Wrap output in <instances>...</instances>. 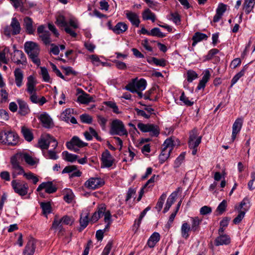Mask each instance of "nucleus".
I'll use <instances>...</instances> for the list:
<instances>
[{"mask_svg":"<svg viewBox=\"0 0 255 255\" xmlns=\"http://www.w3.org/2000/svg\"><path fill=\"white\" fill-rule=\"evenodd\" d=\"M24 49L32 62L37 66L40 65L39 58L40 49L38 45L32 41H27L24 44Z\"/></svg>","mask_w":255,"mask_h":255,"instance_id":"nucleus-1","label":"nucleus"},{"mask_svg":"<svg viewBox=\"0 0 255 255\" xmlns=\"http://www.w3.org/2000/svg\"><path fill=\"white\" fill-rule=\"evenodd\" d=\"M174 146L171 138L166 139L162 145V151L159 156V162L161 164L164 163L169 157L170 152Z\"/></svg>","mask_w":255,"mask_h":255,"instance_id":"nucleus-2","label":"nucleus"},{"mask_svg":"<svg viewBox=\"0 0 255 255\" xmlns=\"http://www.w3.org/2000/svg\"><path fill=\"white\" fill-rule=\"evenodd\" d=\"M110 133L120 136L127 135L128 132L123 123L118 119L113 121L111 126Z\"/></svg>","mask_w":255,"mask_h":255,"instance_id":"nucleus-3","label":"nucleus"},{"mask_svg":"<svg viewBox=\"0 0 255 255\" xmlns=\"http://www.w3.org/2000/svg\"><path fill=\"white\" fill-rule=\"evenodd\" d=\"M21 31L20 23L16 17H13L10 25L4 28L3 33L5 35L10 37L11 35L19 34Z\"/></svg>","mask_w":255,"mask_h":255,"instance_id":"nucleus-4","label":"nucleus"},{"mask_svg":"<svg viewBox=\"0 0 255 255\" xmlns=\"http://www.w3.org/2000/svg\"><path fill=\"white\" fill-rule=\"evenodd\" d=\"M0 141L8 145H15L18 141V136L10 131L2 132L0 133Z\"/></svg>","mask_w":255,"mask_h":255,"instance_id":"nucleus-5","label":"nucleus"},{"mask_svg":"<svg viewBox=\"0 0 255 255\" xmlns=\"http://www.w3.org/2000/svg\"><path fill=\"white\" fill-rule=\"evenodd\" d=\"M146 86V82L144 79H140L139 80H137V79H133L125 87V89L132 93H134L138 90L143 91Z\"/></svg>","mask_w":255,"mask_h":255,"instance_id":"nucleus-6","label":"nucleus"},{"mask_svg":"<svg viewBox=\"0 0 255 255\" xmlns=\"http://www.w3.org/2000/svg\"><path fill=\"white\" fill-rule=\"evenodd\" d=\"M11 186L14 192L21 196L27 194L28 185L27 183L19 180H14L11 182Z\"/></svg>","mask_w":255,"mask_h":255,"instance_id":"nucleus-7","label":"nucleus"},{"mask_svg":"<svg viewBox=\"0 0 255 255\" xmlns=\"http://www.w3.org/2000/svg\"><path fill=\"white\" fill-rule=\"evenodd\" d=\"M105 183L104 180L99 177H91L87 180L85 187L90 190H95L102 187Z\"/></svg>","mask_w":255,"mask_h":255,"instance_id":"nucleus-8","label":"nucleus"},{"mask_svg":"<svg viewBox=\"0 0 255 255\" xmlns=\"http://www.w3.org/2000/svg\"><path fill=\"white\" fill-rule=\"evenodd\" d=\"M87 145V143L83 142L77 136L73 137L71 140L66 143L67 147L75 152L78 151L77 147H83Z\"/></svg>","mask_w":255,"mask_h":255,"instance_id":"nucleus-9","label":"nucleus"},{"mask_svg":"<svg viewBox=\"0 0 255 255\" xmlns=\"http://www.w3.org/2000/svg\"><path fill=\"white\" fill-rule=\"evenodd\" d=\"M137 128L142 132H149L153 136H157L159 133V129L157 126L152 124H144L138 123Z\"/></svg>","mask_w":255,"mask_h":255,"instance_id":"nucleus-10","label":"nucleus"},{"mask_svg":"<svg viewBox=\"0 0 255 255\" xmlns=\"http://www.w3.org/2000/svg\"><path fill=\"white\" fill-rule=\"evenodd\" d=\"M19 162L20 161L17 158H15V155L11 157L10 163L13 169L12 175L13 178H15L18 175H23L24 176V174L25 173L23 168L19 165Z\"/></svg>","mask_w":255,"mask_h":255,"instance_id":"nucleus-11","label":"nucleus"},{"mask_svg":"<svg viewBox=\"0 0 255 255\" xmlns=\"http://www.w3.org/2000/svg\"><path fill=\"white\" fill-rule=\"evenodd\" d=\"M202 136L199 135L197 129H194L190 132L188 144L189 147H197L201 141Z\"/></svg>","mask_w":255,"mask_h":255,"instance_id":"nucleus-12","label":"nucleus"},{"mask_svg":"<svg viewBox=\"0 0 255 255\" xmlns=\"http://www.w3.org/2000/svg\"><path fill=\"white\" fill-rule=\"evenodd\" d=\"M15 158H17L20 161L24 160L27 164L33 166L37 164L38 161L33 158L28 153L25 152H18L15 155Z\"/></svg>","mask_w":255,"mask_h":255,"instance_id":"nucleus-13","label":"nucleus"},{"mask_svg":"<svg viewBox=\"0 0 255 255\" xmlns=\"http://www.w3.org/2000/svg\"><path fill=\"white\" fill-rule=\"evenodd\" d=\"M243 124V119L242 118H238L236 120L233 125L232 141L233 142L236 138V136L240 132Z\"/></svg>","mask_w":255,"mask_h":255,"instance_id":"nucleus-14","label":"nucleus"},{"mask_svg":"<svg viewBox=\"0 0 255 255\" xmlns=\"http://www.w3.org/2000/svg\"><path fill=\"white\" fill-rule=\"evenodd\" d=\"M11 60L17 65L23 64L25 62L26 58L22 51L15 50L11 54Z\"/></svg>","mask_w":255,"mask_h":255,"instance_id":"nucleus-15","label":"nucleus"},{"mask_svg":"<svg viewBox=\"0 0 255 255\" xmlns=\"http://www.w3.org/2000/svg\"><path fill=\"white\" fill-rule=\"evenodd\" d=\"M14 82L18 88H20L23 85L24 72L19 68H16L13 71Z\"/></svg>","mask_w":255,"mask_h":255,"instance_id":"nucleus-16","label":"nucleus"},{"mask_svg":"<svg viewBox=\"0 0 255 255\" xmlns=\"http://www.w3.org/2000/svg\"><path fill=\"white\" fill-rule=\"evenodd\" d=\"M27 93L30 95L29 99L32 103L38 104L40 106H42L47 102L45 97H39L37 95L36 90L30 91Z\"/></svg>","mask_w":255,"mask_h":255,"instance_id":"nucleus-17","label":"nucleus"},{"mask_svg":"<svg viewBox=\"0 0 255 255\" xmlns=\"http://www.w3.org/2000/svg\"><path fill=\"white\" fill-rule=\"evenodd\" d=\"M101 160L104 167H110L113 164L114 158L110 152L108 150H106L102 154Z\"/></svg>","mask_w":255,"mask_h":255,"instance_id":"nucleus-18","label":"nucleus"},{"mask_svg":"<svg viewBox=\"0 0 255 255\" xmlns=\"http://www.w3.org/2000/svg\"><path fill=\"white\" fill-rule=\"evenodd\" d=\"M45 189V192L50 194L56 192L57 188L53 185L51 182H43L39 185L37 188V191H40L42 189Z\"/></svg>","mask_w":255,"mask_h":255,"instance_id":"nucleus-19","label":"nucleus"},{"mask_svg":"<svg viewBox=\"0 0 255 255\" xmlns=\"http://www.w3.org/2000/svg\"><path fill=\"white\" fill-rule=\"evenodd\" d=\"M36 242L35 240L31 238L28 241L25 249L23 251L24 255H33L36 249Z\"/></svg>","mask_w":255,"mask_h":255,"instance_id":"nucleus-20","label":"nucleus"},{"mask_svg":"<svg viewBox=\"0 0 255 255\" xmlns=\"http://www.w3.org/2000/svg\"><path fill=\"white\" fill-rule=\"evenodd\" d=\"M226 10V5L223 3L219 4L216 11V14L213 17V21L215 23L218 22L222 18L223 14Z\"/></svg>","mask_w":255,"mask_h":255,"instance_id":"nucleus-21","label":"nucleus"},{"mask_svg":"<svg viewBox=\"0 0 255 255\" xmlns=\"http://www.w3.org/2000/svg\"><path fill=\"white\" fill-rule=\"evenodd\" d=\"M106 209V206L104 204L99 205L98 207L97 211H96L92 216L91 221L93 223L97 222L100 217L103 216Z\"/></svg>","mask_w":255,"mask_h":255,"instance_id":"nucleus-22","label":"nucleus"},{"mask_svg":"<svg viewBox=\"0 0 255 255\" xmlns=\"http://www.w3.org/2000/svg\"><path fill=\"white\" fill-rule=\"evenodd\" d=\"M81 94L78 97V101L84 104H87L90 102H94V98L88 94L83 90H81Z\"/></svg>","mask_w":255,"mask_h":255,"instance_id":"nucleus-23","label":"nucleus"},{"mask_svg":"<svg viewBox=\"0 0 255 255\" xmlns=\"http://www.w3.org/2000/svg\"><path fill=\"white\" fill-rule=\"evenodd\" d=\"M36 84L37 81L35 76L33 75H30L27 77L26 82V92H28L30 91L36 90Z\"/></svg>","mask_w":255,"mask_h":255,"instance_id":"nucleus-24","label":"nucleus"},{"mask_svg":"<svg viewBox=\"0 0 255 255\" xmlns=\"http://www.w3.org/2000/svg\"><path fill=\"white\" fill-rule=\"evenodd\" d=\"M127 18L130 21L132 24L136 27H138L140 23V20L138 15L131 11H127L126 12Z\"/></svg>","mask_w":255,"mask_h":255,"instance_id":"nucleus-25","label":"nucleus"},{"mask_svg":"<svg viewBox=\"0 0 255 255\" xmlns=\"http://www.w3.org/2000/svg\"><path fill=\"white\" fill-rule=\"evenodd\" d=\"M231 242L230 238L227 235H220L215 240V244L217 246L227 245Z\"/></svg>","mask_w":255,"mask_h":255,"instance_id":"nucleus-26","label":"nucleus"},{"mask_svg":"<svg viewBox=\"0 0 255 255\" xmlns=\"http://www.w3.org/2000/svg\"><path fill=\"white\" fill-rule=\"evenodd\" d=\"M23 26L27 33L32 34L33 33L34 28L33 26V21L32 19L29 17H25L23 19Z\"/></svg>","mask_w":255,"mask_h":255,"instance_id":"nucleus-27","label":"nucleus"},{"mask_svg":"<svg viewBox=\"0 0 255 255\" xmlns=\"http://www.w3.org/2000/svg\"><path fill=\"white\" fill-rule=\"evenodd\" d=\"M19 106V113L22 116H25L30 112V109L27 104L22 100H18Z\"/></svg>","mask_w":255,"mask_h":255,"instance_id":"nucleus-28","label":"nucleus"},{"mask_svg":"<svg viewBox=\"0 0 255 255\" xmlns=\"http://www.w3.org/2000/svg\"><path fill=\"white\" fill-rule=\"evenodd\" d=\"M38 119L45 128H50L52 124L51 119L49 115L45 113L41 114Z\"/></svg>","mask_w":255,"mask_h":255,"instance_id":"nucleus-29","label":"nucleus"},{"mask_svg":"<svg viewBox=\"0 0 255 255\" xmlns=\"http://www.w3.org/2000/svg\"><path fill=\"white\" fill-rule=\"evenodd\" d=\"M128 26L124 22H118L113 28V32L116 34L123 33L127 30Z\"/></svg>","mask_w":255,"mask_h":255,"instance_id":"nucleus-30","label":"nucleus"},{"mask_svg":"<svg viewBox=\"0 0 255 255\" xmlns=\"http://www.w3.org/2000/svg\"><path fill=\"white\" fill-rule=\"evenodd\" d=\"M177 196V192L175 191L173 192L167 198L165 206L163 210V212H167L172 206V205L174 203L175 201V199Z\"/></svg>","mask_w":255,"mask_h":255,"instance_id":"nucleus-31","label":"nucleus"},{"mask_svg":"<svg viewBox=\"0 0 255 255\" xmlns=\"http://www.w3.org/2000/svg\"><path fill=\"white\" fill-rule=\"evenodd\" d=\"M160 236L158 233L154 232L150 237L147 241V245L150 248H153L160 240Z\"/></svg>","mask_w":255,"mask_h":255,"instance_id":"nucleus-32","label":"nucleus"},{"mask_svg":"<svg viewBox=\"0 0 255 255\" xmlns=\"http://www.w3.org/2000/svg\"><path fill=\"white\" fill-rule=\"evenodd\" d=\"M89 212L88 211L83 212L81 215L80 219V230L85 229L88 225L89 222Z\"/></svg>","mask_w":255,"mask_h":255,"instance_id":"nucleus-33","label":"nucleus"},{"mask_svg":"<svg viewBox=\"0 0 255 255\" xmlns=\"http://www.w3.org/2000/svg\"><path fill=\"white\" fill-rule=\"evenodd\" d=\"M236 209L238 210L245 211L246 213L250 208V201L248 198H245L240 203L238 207H236Z\"/></svg>","mask_w":255,"mask_h":255,"instance_id":"nucleus-34","label":"nucleus"},{"mask_svg":"<svg viewBox=\"0 0 255 255\" xmlns=\"http://www.w3.org/2000/svg\"><path fill=\"white\" fill-rule=\"evenodd\" d=\"M190 231H192V230L190 225L186 222L183 223L181 227V236L185 239H188Z\"/></svg>","mask_w":255,"mask_h":255,"instance_id":"nucleus-35","label":"nucleus"},{"mask_svg":"<svg viewBox=\"0 0 255 255\" xmlns=\"http://www.w3.org/2000/svg\"><path fill=\"white\" fill-rule=\"evenodd\" d=\"M207 37V36L204 33L199 32H196L192 37V40L193 41L192 46H195L198 42L203 40L206 39Z\"/></svg>","mask_w":255,"mask_h":255,"instance_id":"nucleus-36","label":"nucleus"},{"mask_svg":"<svg viewBox=\"0 0 255 255\" xmlns=\"http://www.w3.org/2000/svg\"><path fill=\"white\" fill-rule=\"evenodd\" d=\"M255 0H245L243 5V9L245 10L247 14H249L254 6Z\"/></svg>","mask_w":255,"mask_h":255,"instance_id":"nucleus-37","label":"nucleus"},{"mask_svg":"<svg viewBox=\"0 0 255 255\" xmlns=\"http://www.w3.org/2000/svg\"><path fill=\"white\" fill-rule=\"evenodd\" d=\"M191 220L192 223L191 227L192 231L195 232L198 231L200 228V225L202 220L198 217H192L191 218Z\"/></svg>","mask_w":255,"mask_h":255,"instance_id":"nucleus-38","label":"nucleus"},{"mask_svg":"<svg viewBox=\"0 0 255 255\" xmlns=\"http://www.w3.org/2000/svg\"><path fill=\"white\" fill-rule=\"evenodd\" d=\"M55 23L58 26L61 27H65L68 25L65 17L61 13L56 15Z\"/></svg>","mask_w":255,"mask_h":255,"instance_id":"nucleus-39","label":"nucleus"},{"mask_svg":"<svg viewBox=\"0 0 255 255\" xmlns=\"http://www.w3.org/2000/svg\"><path fill=\"white\" fill-rule=\"evenodd\" d=\"M142 18L144 20H151L152 22H154L156 16L149 9L147 8L142 12Z\"/></svg>","mask_w":255,"mask_h":255,"instance_id":"nucleus-40","label":"nucleus"},{"mask_svg":"<svg viewBox=\"0 0 255 255\" xmlns=\"http://www.w3.org/2000/svg\"><path fill=\"white\" fill-rule=\"evenodd\" d=\"M49 135H48L46 138H41L38 141L39 146L42 149H47L49 146L50 145V139H49Z\"/></svg>","mask_w":255,"mask_h":255,"instance_id":"nucleus-41","label":"nucleus"},{"mask_svg":"<svg viewBox=\"0 0 255 255\" xmlns=\"http://www.w3.org/2000/svg\"><path fill=\"white\" fill-rule=\"evenodd\" d=\"M62 156L64 160L71 162L76 161L78 157V155L70 153L67 151L62 152Z\"/></svg>","mask_w":255,"mask_h":255,"instance_id":"nucleus-42","label":"nucleus"},{"mask_svg":"<svg viewBox=\"0 0 255 255\" xmlns=\"http://www.w3.org/2000/svg\"><path fill=\"white\" fill-rule=\"evenodd\" d=\"M21 132L27 141H31L33 139V134L29 129L22 127L21 128Z\"/></svg>","mask_w":255,"mask_h":255,"instance_id":"nucleus-43","label":"nucleus"},{"mask_svg":"<svg viewBox=\"0 0 255 255\" xmlns=\"http://www.w3.org/2000/svg\"><path fill=\"white\" fill-rule=\"evenodd\" d=\"M24 177L27 180L31 181L34 184H37L39 181L38 177L31 172H25V173L24 174Z\"/></svg>","mask_w":255,"mask_h":255,"instance_id":"nucleus-44","label":"nucleus"},{"mask_svg":"<svg viewBox=\"0 0 255 255\" xmlns=\"http://www.w3.org/2000/svg\"><path fill=\"white\" fill-rule=\"evenodd\" d=\"M0 103H5L8 102V94L7 92L5 89L3 88L1 89L0 90Z\"/></svg>","mask_w":255,"mask_h":255,"instance_id":"nucleus-45","label":"nucleus"},{"mask_svg":"<svg viewBox=\"0 0 255 255\" xmlns=\"http://www.w3.org/2000/svg\"><path fill=\"white\" fill-rule=\"evenodd\" d=\"M72 110L71 109H66L61 115V118L62 120L69 123V118L71 115V112Z\"/></svg>","mask_w":255,"mask_h":255,"instance_id":"nucleus-46","label":"nucleus"},{"mask_svg":"<svg viewBox=\"0 0 255 255\" xmlns=\"http://www.w3.org/2000/svg\"><path fill=\"white\" fill-rule=\"evenodd\" d=\"M43 153L46 158L56 160L58 158V156L56 154V152L53 150H49L47 152L44 151Z\"/></svg>","mask_w":255,"mask_h":255,"instance_id":"nucleus-47","label":"nucleus"},{"mask_svg":"<svg viewBox=\"0 0 255 255\" xmlns=\"http://www.w3.org/2000/svg\"><path fill=\"white\" fill-rule=\"evenodd\" d=\"M40 70L43 80L46 82H51L47 69L44 67H40Z\"/></svg>","mask_w":255,"mask_h":255,"instance_id":"nucleus-48","label":"nucleus"},{"mask_svg":"<svg viewBox=\"0 0 255 255\" xmlns=\"http://www.w3.org/2000/svg\"><path fill=\"white\" fill-rule=\"evenodd\" d=\"M227 206V201L225 200H223L222 202L217 207L216 209V212L219 215L222 214L223 212L226 210Z\"/></svg>","mask_w":255,"mask_h":255,"instance_id":"nucleus-49","label":"nucleus"},{"mask_svg":"<svg viewBox=\"0 0 255 255\" xmlns=\"http://www.w3.org/2000/svg\"><path fill=\"white\" fill-rule=\"evenodd\" d=\"M50 34L49 31H45L39 35L40 38L42 41L45 44H48L50 43L51 40L50 38Z\"/></svg>","mask_w":255,"mask_h":255,"instance_id":"nucleus-50","label":"nucleus"},{"mask_svg":"<svg viewBox=\"0 0 255 255\" xmlns=\"http://www.w3.org/2000/svg\"><path fill=\"white\" fill-rule=\"evenodd\" d=\"M244 69H242L239 73L236 74L232 79L231 86L232 87L234 84H235L238 82V81L244 75Z\"/></svg>","mask_w":255,"mask_h":255,"instance_id":"nucleus-51","label":"nucleus"},{"mask_svg":"<svg viewBox=\"0 0 255 255\" xmlns=\"http://www.w3.org/2000/svg\"><path fill=\"white\" fill-rule=\"evenodd\" d=\"M40 206L44 214H49L51 212V207L49 202H42L40 203Z\"/></svg>","mask_w":255,"mask_h":255,"instance_id":"nucleus-52","label":"nucleus"},{"mask_svg":"<svg viewBox=\"0 0 255 255\" xmlns=\"http://www.w3.org/2000/svg\"><path fill=\"white\" fill-rule=\"evenodd\" d=\"M150 35L162 38L165 35L160 31L159 28H153L150 31Z\"/></svg>","mask_w":255,"mask_h":255,"instance_id":"nucleus-53","label":"nucleus"},{"mask_svg":"<svg viewBox=\"0 0 255 255\" xmlns=\"http://www.w3.org/2000/svg\"><path fill=\"white\" fill-rule=\"evenodd\" d=\"M180 100L182 101L185 105L187 106H191L194 104V102L190 101L188 98L185 96L184 92L181 93L180 97Z\"/></svg>","mask_w":255,"mask_h":255,"instance_id":"nucleus-54","label":"nucleus"},{"mask_svg":"<svg viewBox=\"0 0 255 255\" xmlns=\"http://www.w3.org/2000/svg\"><path fill=\"white\" fill-rule=\"evenodd\" d=\"M166 198V195L165 194H162L159 198L156 206V209L158 211H160L161 210Z\"/></svg>","mask_w":255,"mask_h":255,"instance_id":"nucleus-55","label":"nucleus"},{"mask_svg":"<svg viewBox=\"0 0 255 255\" xmlns=\"http://www.w3.org/2000/svg\"><path fill=\"white\" fill-rule=\"evenodd\" d=\"M80 118L82 123L88 124H91L93 121L92 117L86 114L81 115Z\"/></svg>","mask_w":255,"mask_h":255,"instance_id":"nucleus-56","label":"nucleus"},{"mask_svg":"<svg viewBox=\"0 0 255 255\" xmlns=\"http://www.w3.org/2000/svg\"><path fill=\"white\" fill-rule=\"evenodd\" d=\"M105 105L113 109V111L114 113L116 114H119L120 112L119 111V108L117 106L115 102L112 101H108L105 103Z\"/></svg>","mask_w":255,"mask_h":255,"instance_id":"nucleus-57","label":"nucleus"},{"mask_svg":"<svg viewBox=\"0 0 255 255\" xmlns=\"http://www.w3.org/2000/svg\"><path fill=\"white\" fill-rule=\"evenodd\" d=\"M187 81L189 82H192L193 80L196 79L198 77L197 74L193 70H189L187 72Z\"/></svg>","mask_w":255,"mask_h":255,"instance_id":"nucleus-58","label":"nucleus"},{"mask_svg":"<svg viewBox=\"0 0 255 255\" xmlns=\"http://www.w3.org/2000/svg\"><path fill=\"white\" fill-rule=\"evenodd\" d=\"M238 216L233 220V223L235 224H238L240 223L243 219L244 218L246 213L245 211H242V210H238Z\"/></svg>","mask_w":255,"mask_h":255,"instance_id":"nucleus-59","label":"nucleus"},{"mask_svg":"<svg viewBox=\"0 0 255 255\" xmlns=\"http://www.w3.org/2000/svg\"><path fill=\"white\" fill-rule=\"evenodd\" d=\"M184 153H181L175 160L174 164V168L179 167L184 160Z\"/></svg>","mask_w":255,"mask_h":255,"instance_id":"nucleus-60","label":"nucleus"},{"mask_svg":"<svg viewBox=\"0 0 255 255\" xmlns=\"http://www.w3.org/2000/svg\"><path fill=\"white\" fill-rule=\"evenodd\" d=\"M9 52V48L5 47L3 50L0 52V62L6 64L8 60L5 57V53Z\"/></svg>","mask_w":255,"mask_h":255,"instance_id":"nucleus-61","label":"nucleus"},{"mask_svg":"<svg viewBox=\"0 0 255 255\" xmlns=\"http://www.w3.org/2000/svg\"><path fill=\"white\" fill-rule=\"evenodd\" d=\"M62 222L63 224L67 225H72L74 223V219L68 216H64L62 218Z\"/></svg>","mask_w":255,"mask_h":255,"instance_id":"nucleus-62","label":"nucleus"},{"mask_svg":"<svg viewBox=\"0 0 255 255\" xmlns=\"http://www.w3.org/2000/svg\"><path fill=\"white\" fill-rule=\"evenodd\" d=\"M74 197L73 193L71 190H67L66 193L64 196V200L67 203H70L72 202Z\"/></svg>","mask_w":255,"mask_h":255,"instance_id":"nucleus-63","label":"nucleus"},{"mask_svg":"<svg viewBox=\"0 0 255 255\" xmlns=\"http://www.w3.org/2000/svg\"><path fill=\"white\" fill-rule=\"evenodd\" d=\"M212 212V208L207 206H204L200 208V213L202 215H206Z\"/></svg>","mask_w":255,"mask_h":255,"instance_id":"nucleus-64","label":"nucleus"}]
</instances>
